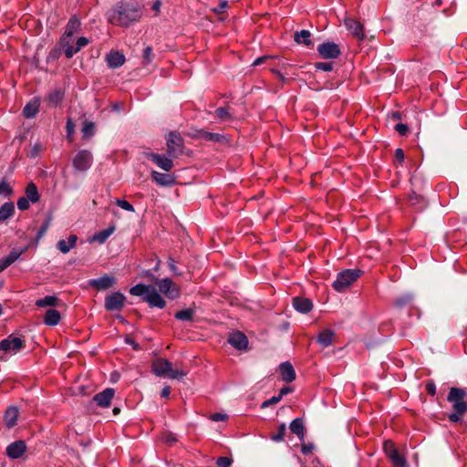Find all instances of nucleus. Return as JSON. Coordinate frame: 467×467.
Masks as SVG:
<instances>
[{"mask_svg": "<svg viewBox=\"0 0 467 467\" xmlns=\"http://www.w3.org/2000/svg\"><path fill=\"white\" fill-rule=\"evenodd\" d=\"M108 21L113 26L128 27L137 22L142 16V9L139 3L130 0L119 2L107 13Z\"/></svg>", "mask_w": 467, "mask_h": 467, "instance_id": "1", "label": "nucleus"}, {"mask_svg": "<svg viewBox=\"0 0 467 467\" xmlns=\"http://www.w3.org/2000/svg\"><path fill=\"white\" fill-rule=\"evenodd\" d=\"M467 392L464 389L451 388L447 400L451 403L453 412L448 418L451 422H459L467 412V402L464 400Z\"/></svg>", "mask_w": 467, "mask_h": 467, "instance_id": "2", "label": "nucleus"}, {"mask_svg": "<svg viewBox=\"0 0 467 467\" xmlns=\"http://www.w3.org/2000/svg\"><path fill=\"white\" fill-rule=\"evenodd\" d=\"M362 274L359 269H346L337 275L332 286L337 292H343L351 284H353Z\"/></svg>", "mask_w": 467, "mask_h": 467, "instance_id": "3", "label": "nucleus"}, {"mask_svg": "<svg viewBox=\"0 0 467 467\" xmlns=\"http://www.w3.org/2000/svg\"><path fill=\"white\" fill-rule=\"evenodd\" d=\"M150 371L157 377L175 379V369L172 363L165 358H156L151 361Z\"/></svg>", "mask_w": 467, "mask_h": 467, "instance_id": "4", "label": "nucleus"}, {"mask_svg": "<svg viewBox=\"0 0 467 467\" xmlns=\"http://www.w3.org/2000/svg\"><path fill=\"white\" fill-rule=\"evenodd\" d=\"M92 161V153L88 150H81L73 158L72 165L78 171H86L90 168Z\"/></svg>", "mask_w": 467, "mask_h": 467, "instance_id": "5", "label": "nucleus"}, {"mask_svg": "<svg viewBox=\"0 0 467 467\" xmlns=\"http://www.w3.org/2000/svg\"><path fill=\"white\" fill-rule=\"evenodd\" d=\"M126 302V296L119 291L111 293L105 297V309L107 311H120L123 309Z\"/></svg>", "mask_w": 467, "mask_h": 467, "instance_id": "6", "label": "nucleus"}, {"mask_svg": "<svg viewBox=\"0 0 467 467\" xmlns=\"http://www.w3.org/2000/svg\"><path fill=\"white\" fill-rule=\"evenodd\" d=\"M384 451L388 458L392 462L395 467H407L406 459L400 454L399 451L390 441L384 442Z\"/></svg>", "mask_w": 467, "mask_h": 467, "instance_id": "7", "label": "nucleus"}, {"mask_svg": "<svg viewBox=\"0 0 467 467\" xmlns=\"http://www.w3.org/2000/svg\"><path fill=\"white\" fill-rule=\"evenodd\" d=\"M317 52L324 59H334L340 56L341 51L334 42H324L317 47Z\"/></svg>", "mask_w": 467, "mask_h": 467, "instance_id": "8", "label": "nucleus"}, {"mask_svg": "<svg viewBox=\"0 0 467 467\" xmlns=\"http://www.w3.org/2000/svg\"><path fill=\"white\" fill-rule=\"evenodd\" d=\"M81 30V22L79 18L73 15L67 21V24L65 28V32L59 37L60 39H64V41H74L75 34L78 33Z\"/></svg>", "mask_w": 467, "mask_h": 467, "instance_id": "9", "label": "nucleus"}, {"mask_svg": "<svg viewBox=\"0 0 467 467\" xmlns=\"http://www.w3.org/2000/svg\"><path fill=\"white\" fill-rule=\"evenodd\" d=\"M25 347V341L13 334L0 341V350L17 352Z\"/></svg>", "mask_w": 467, "mask_h": 467, "instance_id": "10", "label": "nucleus"}, {"mask_svg": "<svg viewBox=\"0 0 467 467\" xmlns=\"http://www.w3.org/2000/svg\"><path fill=\"white\" fill-rule=\"evenodd\" d=\"M27 446L25 441L18 440L12 443H10L6 449L5 453L8 458L12 460H16L21 458L24 453L26 451Z\"/></svg>", "mask_w": 467, "mask_h": 467, "instance_id": "11", "label": "nucleus"}, {"mask_svg": "<svg viewBox=\"0 0 467 467\" xmlns=\"http://www.w3.org/2000/svg\"><path fill=\"white\" fill-rule=\"evenodd\" d=\"M143 302H147L150 307H158L164 308L166 306L165 300L161 297V296L157 292L155 286L151 285L148 294L142 297Z\"/></svg>", "mask_w": 467, "mask_h": 467, "instance_id": "12", "label": "nucleus"}, {"mask_svg": "<svg viewBox=\"0 0 467 467\" xmlns=\"http://www.w3.org/2000/svg\"><path fill=\"white\" fill-rule=\"evenodd\" d=\"M67 44V41H64V39L59 38L56 45L49 51L47 57V63L56 62L60 58L63 53L66 55Z\"/></svg>", "mask_w": 467, "mask_h": 467, "instance_id": "13", "label": "nucleus"}, {"mask_svg": "<svg viewBox=\"0 0 467 467\" xmlns=\"http://www.w3.org/2000/svg\"><path fill=\"white\" fill-rule=\"evenodd\" d=\"M114 389L107 388L103 391L97 393L93 397V401H95L99 407L108 408L111 404V400L114 397Z\"/></svg>", "mask_w": 467, "mask_h": 467, "instance_id": "14", "label": "nucleus"}, {"mask_svg": "<svg viewBox=\"0 0 467 467\" xmlns=\"http://www.w3.org/2000/svg\"><path fill=\"white\" fill-rule=\"evenodd\" d=\"M115 284V277L107 275L97 279H90L88 281V285L92 288L97 289L98 291L109 289V287H112Z\"/></svg>", "mask_w": 467, "mask_h": 467, "instance_id": "15", "label": "nucleus"}, {"mask_svg": "<svg viewBox=\"0 0 467 467\" xmlns=\"http://www.w3.org/2000/svg\"><path fill=\"white\" fill-rule=\"evenodd\" d=\"M126 57L121 51L110 50L106 55V62L109 68H118L124 65Z\"/></svg>", "mask_w": 467, "mask_h": 467, "instance_id": "16", "label": "nucleus"}, {"mask_svg": "<svg viewBox=\"0 0 467 467\" xmlns=\"http://www.w3.org/2000/svg\"><path fill=\"white\" fill-rule=\"evenodd\" d=\"M345 26L349 33L356 38L362 40L365 37L363 25L350 17L345 19Z\"/></svg>", "mask_w": 467, "mask_h": 467, "instance_id": "17", "label": "nucleus"}, {"mask_svg": "<svg viewBox=\"0 0 467 467\" xmlns=\"http://www.w3.org/2000/svg\"><path fill=\"white\" fill-rule=\"evenodd\" d=\"M65 97V91L62 88H55L48 92L45 97V101L48 108H57L61 104Z\"/></svg>", "mask_w": 467, "mask_h": 467, "instance_id": "18", "label": "nucleus"}, {"mask_svg": "<svg viewBox=\"0 0 467 467\" xmlns=\"http://www.w3.org/2000/svg\"><path fill=\"white\" fill-rule=\"evenodd\" d=\"M228 342L236 349L243 350L247 348L248 339L242 332H234L230 335Z\"/></svg>", "mask_w": 467, "mask_h": 467, "instance_id": "19", "label": "nucleus"}, {"mask_svg": "<svg viewBox=\"0 0 467 467\" xmlns=\"http://www.w3.org/2000/svg\"><path fill=\"white\" fill-rule=\"evenodd\" d=\"M335 332L332 329L325 328L317 337V342L323 348L330 347L335 341Z\"/></svg>", "mask_w": 467, "mask_h": 467, "instance_id": "20", "label": "nucleus"}, {"mask_svg": "<svg viewBox=\"0 0 467 467\" xmlns=\"http://www.w3.org/2000/svg\"><path fill=\"white\" fill-rule=\"evenodd\" d=\"M148 159L154 161L160 168L166 171H171L173 166L172 160L164 155L150 152L148 154Z\"/></svg>", "mask_w": 467, "mask_h": 467, "instance_id": "21", "label": "nucleus"}, {"mask_svg": "<svg viewBox=\"0 0 467 467\" xmlns=\"http://www.w3.org/2000/svg\"><path fill=\"white\" fill-rule=\"evenodd\" d=\"M18 415V409L16 406H9L4 413L5 425L8 429L15 427L17 424Z\"/></svg>", "mask_w": 467, "mask_h": 467, "instance_id": "22", "label": "nucleus"}, {"mask_svg": "<svg viewBox=\"0 0 467 467\" xmlns=\"http://www.w3.org/2000/svg\"><path fill=\"white\" fill-rule=\"evenodd\" d=\"M74 41H68L66 57L71 58L73 56L78 53L83 47H86L89 40L85 36H80L76 41V46L73 45Z\"/></svg>", "mask_w": 467, "mask_h": 467, "instance_id": "23", "label": "nucleus"}, {"mask_svg": "<svg viewBox=\"0 0 467 467\" xmlns=\"http://www.w3.org/2000/svg\"><path fill=\"white\" fill-rule=\"evenodd\" d=\"M293 306L302 314H306L313 308V303L308 298L295 297L293 299Z\"/></svg>", "mask_w": 467, "mask_h": 467, "instance_id": "24", "label": "nucleus"}, {"mask_svg": "<svg viewBox=\"0 0 467 467\" xmlns=\"http://www.w3.org/2000/svg\"><path fill=\"white\" fill-rule=\"evenodd\" d=\"M282 379L285 382H292L296 379V372L289 362H283L279 366Z\"/></svg>", "mask_w": 467, "mask_h": 467, "instance_id": "25", "label": "nucleus"}, {"mask_svg": "<svg viewBox=\"0 0 467 467\" xmlns=\"http://www.w3.org/2000/svg\"><path fill=\"white\" fill-rule=\"evenodd\" d=\"M60 319L61 315L59 311L54 308H49L46 311L43 321L47 326L53 327L57 326Z\"/></svg>", "mask_w": 467, "mask_h": 467, "instance_id": "26", "label": "nucleus"}, {"mask_svg": "<svg viewBox=\"0 0 467 467\" xmlns=\"http://www.w3.org/2000/svg\"><path fill=\"white\" fill-rule=\"evenodd\" d=\"M78 241V236L76 234H70L67 238V241L66 240H59L57 244V249L63 253L67 254L76 246Z\"/></svg>", "mask_w": 467, "mask_h": 467, "instance_id": "27", "label": "nucleus"}, {"mask_svg": "<svg viewBox=\"0 0 467 467\" xmlns=\"http://www.w3.org/2000/svg\"><path fill=\"white\" fill-rule=\"evenodd\" d=\"M40 102L37 99L30 100L23 109V115L26 119L34 118L39 110Z\"/></svg>", "mask_w": 467, "mask_h": 467, "instance_id": "28", "label": "nucleus"}, {"mask_svg": "<svg viewBox=\"0 0 467 467\" xmlns=\"http://www.w3.org/2000/svg\"><path fill=\"white\" fill-rule=\"evenodd\" d=\"M151 178L161 186L172 185L175 182V179L172 176L156 171L151 172Z\"/></svg>", "mask_w": 467, "mask_h": 467, "instance_id": "29", "label": "nucleus"}, {"mask_svg": "<svg viewBox=\"0 0 467 467\" xmlns=\"http://www.w3.org/2000/svg\"><path fill=\"white\" fill-rule=\"evenodd\" d=\"M26 198H27L31 202L36 203L39 201L40 195L37 190V187L35 182H29L26 187Z\"/></svg>", "mask_w": 467, "mask_h": 467, "instance_id": "30", "label": "nucleus"}, {"mask_svg": "<svg viewBox=\"0 0 467 467\" xmlns=\"http://www.w3.org/2000/svg\"><path fill=\"white\" fill-rule=\"evenodd\" d=\"M96 127L95 123L89 120L85 119L82 123V140H88L91 137L95 135Z\"/></svg>", "mask_w": 467, "mask_h": 467, "instance_id": "31", "label": "nucleus"}, {"mask_svg": "<svg viewBox=\"0 0 467 467\" xmlns=\"http://www.w3.org/2000/svg\"><path fill=\"white\" fill-rule=\"evenodd\" d=\"M52 220H53V213L51 211H48L46 214V218H45L43 223L41 224V226L38 229L37 234L36 235L35 242L36 244L47 231Z\"/></svg>", "mask_w": 467, "mask_h": 467, "instance_id": "32", "label": "nucleus"}, {"mask_svg": "<svg viewBox=\"0 0 467 467\" xmlns=\"http://www.w3.org/2000/svg\"><path fill=\"white\" fill-rule=\"evenodd\" d=\"M14 213H15L14 202H5L0 207V223L12 217Z\"/></svg>", "mask_w": 467, "mask_h": 467, "instance_id": "33", "label": "nucleus"}, {"mask_svg": "<svg viewBox=\"0 0 467 467\" xmlns=\"http://www.w3.org/2000/svg\"><path fill=\"white\" fill-rule=\"evenodd\" d=\"M60 299L56 296H47L44 298H39L36 301L37 307L46 306H59Z\"/></svg>", "mask_w": 467, "mask_h": 467, "instance_id": "34", "label": "nucleus"}, {"mask_svg": "<svg viewBox=\"0 0 467 467\" xmlns=\"http://www.w3.org/2000/svg\"><path fill=\"white\" fill-rule=\"evenodd\" d=\"M115 229L116 226L114 223H112L107 229L96 233L93 235V240L99 242V244H103L106 242L109 236L114 233Z\"/></svg>", "mask_w": 467, "mask_h": 467, "instance_id": "35", "label": "nucleus"}, {"mask_svg": "<svg viewBox=\"0 0 467 467\" xmlns=\"http://www.w3.org/2000/svg\"><path fill=\"white\" fill-rule=\"evenodd\" d=\"M295 41L298 44L306 46L311 45V33L308 30L303 29L295 33Z\"/></svg>", "mask_w": 467, "mask_h": 467, "instance_id": "36", "label": "nucleus"}, {"mask_svg": "<svg viewBox=\"0 0 467 467\" xmlns=\"http://www.w3.org/2000/svg\"><path fill=\"white\" fill-rule=\"evenodd\" d=\"M290 430L299 439L302 440L304 438V423L301 419L296 418L293 420L292 422L290 423Z\"/></svg>", "mask_w": 467, "mask_h": 467, "instance_id": "37", "label": "nucleus"}, {"mask_svg": "<svg viewBox=\"0 0 467 467\" xmlns=\"http://www.w3.org/2000/svg\"><path fill=\"white\" fill-rule=\"evenodd\" d=\"M151 285L138 284L130 289V293L132 296L144 297L150 289Z\"/></svg>", "mask_w": 467, "mask_h": 467, "instance_id": "38", "label": "nucleus"}, {"mask_svg": "<svg viewBox=\"0 0 467 467\" xmlns=\"http://www.w3.org/2000/svg\"><path fill=\"white\" fill-rule=\"evenodd\" d=\"M158 441L171 447L175 443V436L171 431H165L161 432Z\"/></svg>", "mask_w": 467, "mask_h": 467, "instance_id": "39", "label": "nucleus"}, {"mask_svg": "<svg viewBox=\"0 0 467 467\" xmlns=\"http://www.w3.org/2000/svg\"><path fill=\"white\" fill-rule=\"evenodd\" d=\"M195 307L177 311V320L191 321L194 316Z\"/></svg>", "mask_w": 467, "mask_h": 467, "instance_id": "40", "label": "nucleus"}, {"mask_svg": "<svg viewBox=\"0 0 467 467\" xmlns=\"http://www.w3.org/2000/svg\"><path fill=\"white\" fill-rule=\"evenodd\" d=\"M214 115L220 121H227L232 119L231 112L227 108L216 109L214 111Z\"/></svg>", "mask_w": 467, "mask_h": 467, "instance_id": "41", "label": "nucleus"}, {"mask_svg": "<svg viewBox=\"0 0 467 467\" xmlns=\"http://www.w3.org/2000/svg\"><path fill=\"white\" fill-rule=\"evenodd\" d=\"M155 284L158 285L160 292L166 295L171 289L172 281L171 278H163L161 280L158 279V282Z\"/></svg>", "mask_w": 467, "mask_h": 467, "instance_id": "42", "label": "nucleus"}, {"mask_svg": "<svg viewBox=\"0 0 467 467\" xmlns=\"http://www.w3.org/2000/svg\"><path fill=\"white\" fill-rule=\"evenodd\" d=\"M66 131H67V139L68 140L69 142H72L74 140V134H75V122L73 121L72 118L67 119Z\"/></svg>", "mask_w": 467, "mask_h": 467, "instance_id": "43", "label": "nucleus"}, {"mask_svg": "<svg viewBox=\"0 0 467 467\" xmlns=\"http://www.w3.org/2000/svg\"><path fill=\"white\" fill-rule=\"evenodd\" d=\"M14 193L12 186L5 181V179H3L2 182H0V195L3 194L5 196H11Z\"/></svg>", "mask_w": 467, "mask_h": 467, "instance_id": "44", "label": "nucleus"}, {"mask_svg": "<svg viewBox=\"0 0 467 467\" xmlns=\"http://www.w3.org/2000/svg\"><path fill=\"white\" fill-rule=\"evenodd\" d=\"M412 298L413 296L410 294L403 295L396 299L395 306L398 307H403L409 303H410Z\"/></svg>", "mask_w": 467, "mask_h": 467, "instance_id": "45", "label": "nucleus"}, {"mask_svg": "<svg viewBox=\"0 0 467 467\" xmlns=\"http://www.w3.org/2000/svg\"><path fill=\"white\" fill-rule=\"evenodd\" d=\"M200 137L205 140L211 141H219L222 138V135L219 133H212L209 131H201Z\"/></svg>", "mask_w": 467, "mask_h": 467, "instance_id": "46", "label": "nucleus"}, {"mask_svg": "<svg viewBox=\"0 0 467 467\" xmlns=\"http://www.w3.org/2000/svg\"><path fill=\"white\" fill-rule=\"evenodd\" d=\"M286 426L285 423L279 425L277 432L272 436V440L275 441H281L284 440L285 435Z\"/></svg>", "mask_w": 467, "mask_h": 467, "instance_id": "47", "label": "nucleus"}, {"mask_svg": "<svg viewBox=\"0 0 467 467\" xmlns=\"http://www.w3.org/2000/svg\"><path fill=\"white\" fill-rule=\"evenodd\" d=\"M314 67L316 70L329 72L333 70V62H317Z\"/></svg>", "mask_w": 467, "mask_h": 467, "instance_id": "48", "label": "nucleus"}, {"mask_svg": "<svg viewBox=\"0 0 467 467\" xmlns=\"http://www.w3.org/2000/svg\"><path fill=\"white\" fill-rule=\"evenodd\" d=\"M115 203L122 208L123 210L125 211H128V212H134V207L131 203H130L128 201L126 200H122V199H116V202Z\"/></svg>", "mask_w": 467, "mask_h": 467, "instance_id": "49", "label": "nucleus"}, {"mask_svg": "<svg viewBox=\"0 0 467 467\" xmlns=\"http://www.w3.org/2000/svg\"><path fill=\"white\" fill-rule=\"evenodd\" d=\"M152 56H153L152 48L150 47H145L143 50V55H142V64L147 65V64L150 63Z\"/></svg>", "mask_w": 467, "mask_h": 467, "instance_id": "50", "label": "nucleus"}, {"mask_svg": "<svg viewBox=\"0 0 467 467\" xmlns=\"http://www.w3.org/2000/svg\"><path fill=\"white\" fill-rule=\"evenodd\" d=\"M26 250V247L24 248V249H21V250H17V249H13L7 256V258L10 260V262L13 264L14 262H16L19 257L20 255Z\"/></svg>", "mask_w": 467, "mask_h": 467, "instance_id": "51", "label": "nucleus"}, {"mask_svg": "<svg viewBox=\"0 0 467 467\" xmlns=\"http://www.w3.org/2000/svg\"><path fill=\"white\" fill-rule=\"evenodd\" d=\"M168 151L171 152L175 148V131H170L167 138Z\"/></svg>", "mask_w": 467, "mask_h": 467, "instance_id": "52", "label": "nucleus"}, {"mask_svg": "<svg viewBox=\"0 0 467 467\" xmlns=\"http://www.w3.org/2000/svg\"><path fill=\"white\" fill-rule=\"evenodd\" d=\"M233 460L229 457H219L216 461L218 467H231Z\"/></svg>", "mask_w": 467, "mask_h": 467, "instance_id": "53", "label": "nucleus"}, {"mask_svg": "<svg viewBox=\"0 0 467 467\" xmlns=\"http://www.w3.org/2000/svg\"><path fill=\"white\" fill-rule=\"evenodd\" d=\"M29 200L25 196L18 198L17 200V207L20 211H26L29 208Z\"/></svg>", "mask_w": 467, "mask_h": 467, "instance_id": "54", "label": "nucleus"}, {"mask_svg": "<svg viewBox=\"0 0 467 467\" xmlns=\"http://www.w3.org/2000/svg\"><path fill=\"white\" fill-rule=\"evenodd\" d=\"M281 400V396H273L271 399H268L266 400H265L262 405H261V408L262 409H265V408H267L271 405H274V404H276L278 403L279 401Z\"/></svg>", "mask_w": 467, "mask_h": 467, "instance_id": "55", "label": "nucleus"}, {"mask_svg": "<svg viewBox=\"0 0 467 467\" xmlns=\"http://www.w3.org/2000/svg\"><path fill=\"white\" fill-rule=\"evenodd\" d=\"M425 389L429 395L432 397L436 395V385L433 381H428Z\"/></svg>", "mask_w": 467, "mask_h": 467, "instance_id": "56", "label": "nucleus"}, {"mask_svg": "<svg viewBox=\"0 0 467 467\" xmlns=\"http://www.w3.org/2000/svg\"><path fill=\"white\" fill-rule=\"evenodd\" d=\"M227 419V415L224 413H213L210 416V420L213 421L218 422V421H224Z\"/></svg>", "mask_w": 467, "mask_h": 467, "instance_id": "57", "label": "nucleus"}, {"mask_svg": "<svg viewBox=\"0 0 467 467\" xmlns=\"http://www.w3.org/2000/svg\"><path fill=\"white\" fill-rule=\"evenodd\" d=\"M227 5H228V3H227L226 0H221V2L218 5V6L214 7L213 10L216 14H221V13L224 12V10L226 9Z\"/></svg>", "mask_w": 467, "mask_h": 467, "instance_id": "58", "label": "nucleus"}, {"mask_svg": "<svg viewBox=\"0 0 467 467\" xmlns=\"http://www.w3.org/2000/svg\"><path fill=\"white\" fill-rule=\"evenodd\" d=\"M12 263L7 258V256H4L0 259V273L5 270Z\"/></svg>", "mask_w": 467, "mask_h": 467, "instance_id": "59", "label": "nucleus"}, {"mask_svg": "<svg viewBox=\"0 0 467 467\" xmlns=\"http://www.w3.org/2000/svg\"><path fill=\"white\" fill-rule=\"evenodd\" d=\"M396 131L400 135H405L409 130L408 126L403 123H398L395 126Z\"/></svg>", "mask_w": 467, "mask_h": 467, "instance_id": "60", "label": "nucleus"}, {"mask_svg": "<svg viewBox=\"0 0 467 467\" xmlns=\"http://www.w3.org/2000/svg\"><path fill=\"white\" fill-rule=\"evenodd\" d=\"M125 343L132 346L133 349L138 350L140 348V344L136 342V340L130 336H127L125 337Z\"/></svg>", "mask_w": 467, "mask_h": 467, "instance_id": "61", "label": "nucleus"}, {"mask_svg": "<svg viewBox=\"0 0 467 467\" xmlns=\"http://www.w3.org/2000/svg\"><path fill=\"white\" fill-rule=\"evenodd\" d=\"M141 276L146 277L154 283L158 282V278L151 273L150 270H146L142 272Z\"/></svg>", "mask_w": 467, "mask_h": 467, "instance_id": "62", "label": "nucleus"}, {"mask_svg": "<svg viewBox=\"0 0 467 467\" xmlns=\"http://www.w3.org/2000/svg\"><path fill=\"white\" fill-rule=\"evenodd\" d=\"M171 387L167 385L161 391V397L164 398V399H168L171 395Z\"/></svg>", "mask_w": 467, "mask_h": 467, "instance_id": "63", "label": "nucleus"}, {"mask_svg": "<svg viewBox=\"0 0 467 467\" xmlns=\"http://www.w3.org/2000/svg\"><path fill=\"white\" fill-rule=\"evenodd\" d=\"M395 159L400 163L404 161V152L401 149H397L395 150Z\"/></svg>", "mask_w": 467, "mask_h": 467, "instance_id": "64", "label": "nucleus"}]
</instances>
